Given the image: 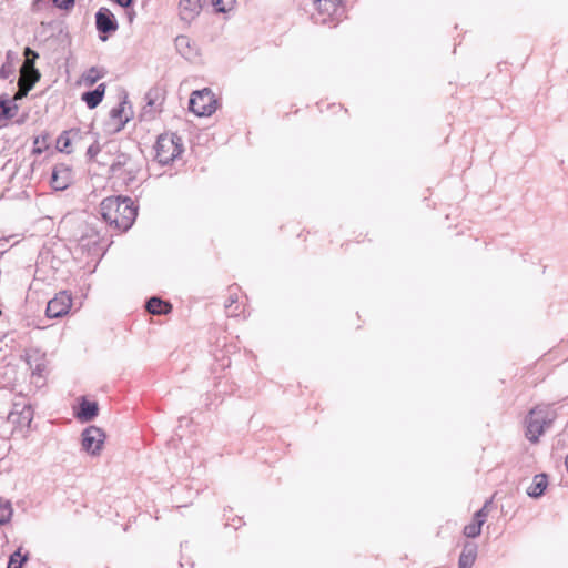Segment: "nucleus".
I'll use <instances>...</instances> for the list:
<instances>
[{"label": "nucleus", "instance_id": "c85d7f7f", "mask_svg": "<svg viewBox=\"0 0 568 568\" xmlns=\"http://www.w3.org/2000/svg\"><path fill=\"white\" fill-rule=\"evenodd\" d=\"M489 503L490 501H486L485 505L479 510H477L474 515V520H476L477 523L480 521L481 526L484 525L486 517L488 515L487 507H488Z\"/></svg>", "mask_w": 568, "mask_h": 568}, {"label": "nucleus", "instance_id": "6e6552de", "mask_svg": "<svg viewBox=\"0 0 568 568\" xmlns=\"http://www.w3.org/2000/svg\"><path fill=\"white\" fill-rule=\"evenodd\" d=\"M81 437V445L84 452L91 456L100 455L105 440V434L101 428L89 426L83 429Z\"/></svg>", "mask_w": 568, "mask_h": 568}, {"label": "nucleus", "instance_id": "2eb2a0df", "mask_svg": "<svg viewBox=\"0 0 568 568\" xmlns=\"http://www.w3.org/2000/svg\"><path fill=\"white\" fill-rule=\"evenodd\" d=\"M17 407L18 405H14V409L10 412L8 419L21 426L30 427L33 419V408L31 405H23L21 410H17Z\"/></svg>", "mask_w": 568, "mask_h": 568}, {"label": "nucleus", "instance_id": "2f4dec72", "mask_svg": "<svg viewBox=\"0 0 568 568\" xmlns=\"http://www.w3.org/2000/svg\"><path fill=\"white\" fill-rule=\"evenodd\" d=\"M237 302V297L234 293H231L229 296V301L225 304V310L229 316H236L237 313L235 311H232V305Z\"/></svg>", "mask_w": 568, "mask_h": 568}, {"label": "nucleus", "instance_id": "72a5a7b5", "mask_svg": "<svg viewBox=\"0 0 568 568\" xmlns=\"http://www.w3.org/2000/svg\"><path fill=\"white\" fill-rule=\"evenodd\" d=\"M133 1L134 0H114V2L116 4H119L120 7H122L124 9H130L133 4Z\"/></svg>", "mask_w": 568, "mask_h": 568}, {"label": "nucleus", "instance_id": "a211bd4d", "mask_svg": "<svg viewBox=\"0 0 568 568\" xmlns=\"http://www.w3.org/2000/svg\"><path fill=\"white\" fill-rule=\"evenodd\" d=\"M105 88L106 85L104 83H100L94 90L82 93L81 99L89 109L92 110L102 102L105 94Z\"/></svg>", "mask_w": 568, "mask_h": 568}, {"label": "nucleus", "instance_id": "6ab92c4d", "mask_svg": "<svg viewBox=\"0 0 568 568\" xmlns=\"http://www.w3.org/2000/svg\"><path fill=\"white\" fill-rule=\"evenodd\" d=\"M477 557V545L466 542L459 556L458 568H471Z\"/></svg>", "mask_w": 568, "mask_h": 568}, {"label": "nucleus", "instance_id": "393cba45", "mask_svg": "<svg viewBox=\"0 0 568 568\" xmlns=\"http://www.w3.org/2000/svg\"><path fill=\"white\" fill-rule=\"evenodd\" d=\"M103 77H104V72H102L101 70H99L95 67H92L83 74V80H84L85 84L93 85Z\"/></svg>", "mask_w": 568, "mask_h": 568}, {"label": "nucleus", "instance_id": "f3484780", "mask_svg": "<svg viewBox=\"0 0 568 568\" xmlns=\"http://www.w3.org/2000/svg\"><path fill=\"white\" fill-rule=\"evenodd\" d=\"M178 52L185 59H192L196 57L197 50L192 40L184 34L178 36L174 41Z\"/></svg>", "mask_w": 568, "mask_h": 568}, {"label": "nucleus", "instance_id": "e433bc0d", "mask_svg": "<svg viewBox=\"0 0 568 568\" xmlns=\"http://www.w3.org/2000/svg\"><path fill=\"white\" fill-rule=\"evenodd\" d=\"M125 10H126V16H128L129 21L132 22L135 17V11L131 8L125 9Z\"/></svg>", "mask_w": 568, "mask_h": 568}, {"label": "nucleus", "instance_id": "f8f14e48", "mask_svg": "<svg viewBox=\"0 0 568 568\" xmlns=\"http://www.w3.org/2000/svg\"><path fill=\"white\" fill-rule=\"evenodd\" d=\"M73 182L71 165L58 163L53 166L50 184L55 191H64Z\"/></svg>", "mask_w": 568, "mask_h": 568}, {"label": "nucleus", "instance_id": "c9c22d12", "mask_svg": "<svg viewBox=\"0 0 568 568\" xmlns=\"http://www.w3.org/2000/svg\"><path fill=\"white\" fill-rule=\"evenodd\" d=\"M11 73H12L11 69H6L4 67H2V69L0 70V75L3 79H8Z\"/></svg>", "mask_w": 568, "mask_h": 568}, {"label": "nucleus", "instance_id": "473e14b6", "mask_svg": "<svg viewBox=\"0 0 568 568\" xmlns=\"http://www.w3.org/2000/svg\"><path fill=\"white\" fill-rule=\"evenodd\" d=\"M44 143H45V138H43L42 142H40V138L39 136L36 138L34 143H33L34 144L33 153L34 154H41L43 152V149L47 148L44 145Z\"/></svg>", "mask_w": 568, "mask_h": 568}, {"label": "nucleus", "instance_id": "bb28decb", "mask_svg": "<svg viewBox=\"0 0 568 568\" xmlns=\"http://www.w3.org/2000/svg\"><path fill=\"white\" fill-rule=\"evenodd\" d=\"M212 3L217 12L226 13L234 9L236 0H213Z\"/></svg>", "mask_w": 568, "mask_h": 568}, {"label": "nucleus", "instance_id": "c756f323", "mask_svg": "<svg viewBox=\"0 0 568 568\" xmlns=\"http://www.w3.org/2000/svg\"><path fill=\"white\" fill-rule=\"evenodd\" d=\"M101 146L98 142L91 144L87 150L89 161H97V155L100 153Z\"/></svg>", "mask_w": 568, "mask_h": 568}, {"label": "nucleus", "instance_id": "b1692460", "mask_svg": "<svg viewBox=\"0 0 568 568\" xmlns=\"http://www.w3.org/2000/svg\"><path fill=\"white\" fill-rule=\"evenodd\" d=\"M18 112V105L11 104L7 98L0 95V120H11Z\"/></svg>", "mask_w": 568, "mask_h": 568}, {"label": "nucleus", "instance_id": "cd10ccee", "mask_svg": "<svg viewBox=\"0 0 568 568\" xmlns=\"http://www.w3.org/2000/svg\"><path fill=\"white\" fill-rule=\"evenodd\" d=\"M481 532V525L480 521L474 520L473 523L468 524L464 528V535L468 538H476Z\"/></svg>", "mask_w": 568, "mask_h": 568}, {"label": "nucleus", "instance_id": "4c0bfd02", "mask_svg": "<svg viewBox=\"0 0 568 568\" xmlns=\"http://www.w3.org/2000/svg\"><path fill=\"white\" fill-rule=\"evenodd\" d=\"M43 1L44 0H36L34 6L39 8Z\"/></svg>", "mask_w": 568, "mask_h": 568}, {"label": "nucleus", "instance_id": "1a4fd4ad", "mask_svg": "<svg viewBox=\"0 0 568 568\" xmlns=\"http://www.w3.org/2000/svg\"><path fill=\"white\" fill-rule=\"evenodd\" d=\"M72 306V296L67 291H61L48 302L45 314L50 318H59L67 315Z\"/></svg>", "mask_w": 568, "mask_h": 568}, {"label": "nucleus", "instance_id": "4468645a", "mask_svg": "<svg viewBox=\"0 0 568 568\" xmlns=\"http://www.w3.org/2000/svg\"><path fill=\"white\" fill-rule=\"evenodd\" d=\"M203 0H180V17L184 21L194 20L202 10Z\"/></svg>", "mask_w": 568, "mask_h": 568}, {"label": "nucleus", "instance_id": "aec40b11", "mask_svg": "<svg viewBox=\"0 0 568 568\" xmlns=\"http://www.w3.org/2000/svg\"><path fill=\"white\" fill-rule=\"evenodd\" d=\"M126 100L119 103L116 106L110 110V119L114 121L115 131H120L124 128L125 123L130 120V115L125 114Z\"/></svg>", "mask_w": 568, "mask_h": 568}, {"label": "nucleus", "instance_id": "423d86ee", "mask_svg": "<svg viewBox=\"0 0 568 568\" xmlns=\"http://www.w3.org/2000/svg\"><path fill=\"white\" fill-rule=\"evenodd\" d=\"M315 11L312 14L315 23H334L341 20L344 14V0H313Z\"/></svg>", "mask_w": 568, "mask_h": 568}, {"label": "nucleus", "instance_id": "5701e85b", "mask_svg": "<svg viewBox=\"0 0 568 568\" xmlns=\"http://www.w3.org/2000/svg\"><path fill=\"white\" fill-rule=\"evenodd\" d=\"M75 135H78L77 130H70V131L62 132L57 139L58 151L70 154L72 152V150L70 149L71 139H72L71 136H75Z\"/></svg>", "mask_w": 568, "mask_h": 568}, {"label": "nucleus", "instance_id": "7ed1b4c3", "mask_svg": "<svg viewBox=\"0 0 568 568\" xmlns=\"http://www.w3.org/2000/svg\"><path fill=\"white\" fill-rule=\"evenodd\" d=\"M140 170V163L131 154L120 151L116 152L109 169L111 178L122 180L125 185L136 181Z\"/></svg>", "mask_w": 568, "mask_h": 568}, {"label": "nucleus", "instance_id": "f704fd0d", "mask_svg": "<svg viewBox=\"0 0 568 568\" xmlns=\"http://www.w3.org/2000/svg\"><path fill=\"white\" fill-rule=\"evenodd\" d=\"M7 568H22L21 561L20 562L16 561L13 556H11Z\"/></svg>", "mask_w": 568, "mask_h": 568}, {"label": "nucleus", "instance_id": "412c9836", "mask_svg": "<svg viewBox=\"0 0 568 568\" xmlns=\"http://www.w3.org/2000/svg\"><path fill=\"white\" fill-rule=\"evenodd\" d=\"M145 308L151 314L163 315L170 313L172 306L169 302L163 301L161 297L152 296L146 301Z\"/></svg>", "mask_w": 568, "mask_h": 568}, {"label": "nucleus", "instance_id": "dca6fc26", "mask_svg": "<svg viewBox=\"0 0 568 568\" xmlns=\"http://www.w3.org/2000/svg\"><path fill=\"white\" fill-rule=\"evenodd\" d=\"M99 406L97 402H90L85 398L80 403L75 417L81 422H91L98 416Z\"/></svg>", "mask_w": 568, "mask_h": 568}, {"label": "nucleus", "instance_id": "a878e982", "mask_svg": "<svg viewBox=\"0 0 568 568\" xmlns=\"http://www.w3.org/2000/svg\"><path fill=\"white\" fill-rule=\"evenodd\" d=\"M13 514L11 503L0 499V525L7 524Z\"/></svg>", "mask_w": 568, "mask_h": 568}, {"label": "nucleus", "instance_id": "7c9ffc66", "mask_svg": "<svg viewBox=\"0 0 568 568\" xmlns=\"http://www.w3.org/2000/svg\"><path fill=\"white\" fill-rule=\"evenodd\" d=\"M55 8L62 10H70L74 7L75 0H52Z\"/></svg>", "mask_w": 568, "mask_h": 568}, {"label": "nucleus", "instance_id": "9b49d317", "mask_svg": "<svg viewBox=\"0 0 568 568\" xmlns=\"http://www.w3.org/2000/svg\"><path fill=\"white\" fill-rule=\"evenodd\" d=\"M95 27L100 34H109L118 30L119 23L111 10L102 7L95 13ZM100 39L105 41L106 37L100 36Z\"/></svg>", "mask_w": 568, "mask_h": 568}, {"label": "nucleus", "instance_id": "39448f33", "mask_svg": "<svg viewBox=\"0 0 568 568\" xmlns=\"http://www.w3.org/2000/svg\"><path fill=\"white\" fill-rule=\"evenodd\" d=\"M26 61L21 67V77L19 79L20 90L17 93V99H21L34 87L40 79V72L34 67L36 60L39 58L38 52L27 47L24 49Z\"/></svg>", "mask_w": 568, "mask_h": 568}, {"label": "nucleus", "instance_id": "4be33fe9", "mask_svg": "<svg viewBox=\"0 0 568 568\" xmlns=\"http://www.w3.org/2000/svg\"><path fill=\"white\" fill-rule=\"evenodd\" d=\"M548 485L546 474H538L534 477L532 484L528 487L527 494L532 498H539L544 495Z\"/></svg>", "mask_w": 568, "mask_h": 568}, {"label": "nucleus", "instance_id": "9d476101", "mask_svg": "<svg viewBox=\"0 0 568 568\" xmlns=\"http://www.w3.org/2000/svg\"><path fill=\"white\" fill-rule=\"evenodd\" d=\"M163 100V95L159 89H150L145 94L146 103L141 111V120L152 121L155 119V116L162 111Z\"/></svg>", "mask_w": 568, "mask_h": 568}, {"label": "nucleus", "instance_id": "f257e3e1", "mask_svg": "<svg viewBox=\"0 0 568 568\" xmlns=\"http://www.w3.org/2000/svg\"><path fill=\"white\" fill-rule=\"evenodd\" d=\"M103 220L120 232L128 231L138 216V206L129 196H109L100 203Z\"/></svg>", "mask_w": 568, "mask_h": 568}, {"label": "nucleus", "instance_id": "20e7f679", "mask_svg": "<svg viewBox=\"0 0 568 568\" xmlns=\"http://www.w3.org/2000/svg\"><path fill=\"white\" fill-rule=\"evenodd\" d=\"M154 159L161 165H166L173 162L183 152L182 139L175 133H164L159 135L155 145Z\"/></svg>", "mask_w": 568, "mask_h": 568}, {"label": "nucleus", "instance_id": "0eeeda50", "mask_svg": "<svg viewBox=\"0 0 568 568\" xmlns=\"http://www.w3.org/2000/svg\"><path fill=\"white\" fill-rule=\"evenodd\" d=\"M189 109L197 116H210L216 110V100L210 89L194 91L189 101Z\"/></svg>", "mask_w": 568, "mask_h": 568}, {"label": "nucleus", "instance_id": "f03ea898", "mask_svg": "<svg viewBox=\"0 0 568 568\" xmlns=\"http://www.w3.org/2000/svg\"><path fill=\"white\" fill-rule=\"evenodd\" d=\"M556 412L550 405H538L526 417V437L530 443H538L545 429L556 419Z\"/></svg>", "mask_w": 568, "mask_h": 568}, {"label": "nucleus", "instance_id": "ddd939ff", "mask_svg": "<svg viewBox=\"0 0 568 568\" xmlns=\"http://www.w3.org/2000/svg\"><path fill=\"white\" fill-rule=\"evenodd\" d=\"M23 358L32 372V376L42 377L45 371V354L38 348L27 349Z\"/></svg>", "mask_w": 568, "mask_h": 568}]
</instances>
